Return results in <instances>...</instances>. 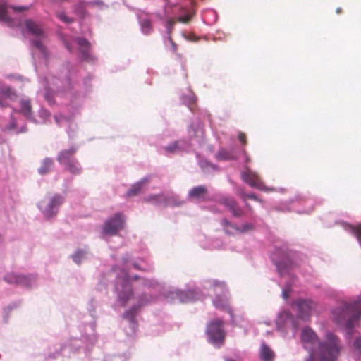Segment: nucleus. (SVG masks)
Segmentation results:
<instances>
[{
    "mask_svg": "<svg viewBox=\"0 0 361 361\" xmlns=\"http://www.w3.org/2000/svg\"><path fill=\"white\" fill-rule=\"evenodd\" d=\"M259 355L262 361H271L274 357V353L264 342H262L260 346Z\"/></svg>",
    "mask_w": 361,
    "mask_h": 361,
    "instance_id": "obj_22",
    "label": "nucleus"
},
{
    "mask_svg": "<svg viewBox=\"0 0 361 361\" xmlns=\"http://www.w3.org/2000/svg\"><path fill=\"white\" fill-rule=\"evenodd\" d=\"M138 279V276H137V275H135V276L132 278V279H135H135Z\"/></svg>",
    "mask_w": 361,
    "mask_h": 361,
    "instance_id": "obj_61",
    "label": "nucleus"
},
{
    "mask_svg": "<svg viewBox=\"0 0 361 361\" xmlns=\"http://www.w3.org/2000/svg\"><path fill=\"white\" fill-rule=\"evenodd\" d=\"M354 350L357 353V359L361 357V337L356 336L355 339L352 343Z\"/></svg>",
    "mask_w": 361,
    "mask_h": 361,
    "instance_id": "obj_36",
    "label": "nucleus"
},
{
    "mask_svg": "<svg viewBox=\"0 0 361 361\" xmlns=\"http://www.w3.org/2000/svg\"><path fill=\"white\" fill-rule=\"evenodd\" d=\"M254 226L252 224L245 223L241 227L239 226L238 233H244L249 232L253 229Z\"/></svg>",
    "mask_w": 361,
    "mask_h": 361,
    "instance_id": "obj_40",
    "label": "nucleus"
},
{
    "mask_svg": "<svg viewBox=\"0 0 361 361\" xmlns=\"http://www.w3.org/2000/svg\"><path fill=\"white\" fill-rule=\"evenodd\" d=\"M221 226H223L224 232L228 235H235L238 233L239 226L232 223L226 219L221 220Z\"/></svg>",
    "mask_w": 361,
    "mask_h": 361,
    "instance_id": "obj_23",
    "label": "nucleus"
},
{
    "mask_svg": "<svg viewBox=\"0 0 361 361\" xmlns=\"http://www.w3.org/2000/svg\"><path fill=\"white\" fill-rule=\"evenodd\" d=\"M25 25L27 32L37 37V39L32 41V46L36 49L39 53L42 55L43 59H47L48 54L45 47L42 44L41 40L45 37L44 32L42 27L36 24L32 20H26L25 21Z\"/></svg>",
    "mask_w": 361,
    "mask_h": 361,
    "instance_id": "obj_3",
    "label": "nucleus"
},
{
    "mask_svg": "<svg viewBox=\"0 0 361 361\" xmlns=\"http://www.w3.org/2000/svg\"><path fill=\"white\" fill-rule=\"evenodd\" d=\"M222 326V320L214 319L208 324L206 331L209 342L218 348L224 342L225 332Z\"/></svg>",
    "mask_w": 361,
    "mask_h": 361,
    "instance_id": "obj_4",
    "label": "nucleus"
},
{
    "mask_svg": "<svg viewBox=\"0 0 361 361\" xmlns=\"http://www.w3.org/2000/svg\"><path fill=\"white\" fill-rule=\"evenodd\" d=\"M137 309L138 307L133 306L128 311H126L123 314V318L128 320L130 328L131 329L132 331H135L137 328V322L135 319V316Z\"/></svg>",
    "mask_w": 361,
    "mask_h": 361,
    "instance_id": "obj_20",
    "label": "nucleus"
},
{
    "mask_svg": "<svg viewBox=\"0 0 361 361\" xmlns=\"http://www.w3.org/2000/svg\"><path fill=\"white\" fill-rule=\"evenodd\" d=\"M192 15L190 13L185 14L183 16H180L178 18V20L180 23H188L190 18Z\"/></svg>",
    "mask_w": 361,
    "mask_h": 361,
    "instance_id": "obj_43",
    "label": "nucleus"
},
{
    "mask_svg": "<svg viewBox=\"0 0 361 361\" xmlns=\"http://www.w3.org/2000/svg\"><path fill=\"white\" fill-rule=\"evenodd\" d=\"M200 166H201V168L202 169H205L207 168V166H211V167H214V166L209 163L207 162V161H201L200 162Z\"/></svg>",
    "mask_w": 361,
    "mask_h": 361,
    "instance_id": "obj_48",
    "label": "nucleus"
},
{
    "mask_svg": "<svg viewBox=\"0 0 361 361\" xmlns=\"http://www.w3.org/2000/svg\"><path fill=\"white\" fill-rule=\"evenodd\" d=\"M139 24L142 34L148 35L153 32L152 22L148 18L139 17Z\"/></svg>",
    "mask_w": 361,
    "mask_h": 361,
    "instance_id": "obj_24",
    "label": "nucleus"
},
{
    "mask_svg": "<svg viewBox=\"0 0 361 361\" xmlns=\"http://www.w3.org/2000/svg\"><path fill=\"white\" fill-rule=\"evenodd\" d=\"M59 95V91L54 92H53L51 87H47L44 92V98L49 104H53L54 101L53 99L54 96L58 97Z\"/></svg>",
    "mask_w": 361,
    "mask_h": 361,
    "instance_id": "obj_34",
    "label": "nucleus"
},
{
    "mask_svg": "<svg viewBox=\"0 0 361 361\" xmlns=\"http://www.w3.org/2000/svg\"><path fill=\"white\" fill-rule=\"evenodd\" d=\"M63 202L64 197L62 195H55L47 203L44 200L41 201L38 204V207L46 219H51L57 214L59 209Z\"/></svg>",
    "mask_w": 361,
    "mask_h": 361,
    "instance_id": "obj_5",
    "label": "nucleus"
},
{
    "mask_svg": "<svg viewBox=\"0 0 361 361\" xmlns=\"http://www.w3.org/2000/svg\"><path fill=\"white\" fill-rule=\"evenodd\" d=\"M125 217L122 213H116L108 218L102 226V233L106 235H115L123 228Z\"/></svg>",
    "mask_w": 361,
    "mask_h": 361,
    "instance_id": "obj_8",
    "label": "nucleus"
},
{
    "mask_svg": "<svg viewBox=\"0 0 361 361\" xmlns=\"http://www.w3.org/2000/svg\"><path fill=\"white\" fill-rule=\"evenodd\" d=\"M4 280L10 284L29 287L35 281V277L34 276L18 275L14 273H9L4 276Z\"/></svg>",
    "mask_w": 361,
    "mask_h": 361,
    "instance_id": "obj_14",
    "label": "nucleus"
},
{
    "mask_svg": "<svg viewBox=\"0 0 361 361\" xmlns=\"http://www.w3.org/2000/svg\"><path fill=\"white\" fill-rule=\"evenodd\" d=\"M245 171L241 173L242 180L252 188H256L259 190L269 192L274 191V188L267 187L261 180L257 173L251 171L247 166H245Z\"/></svg>",
    "mask_w": 361,
    "mask_h": 361,
    "instance_id": "obj_9",
    "label": "nucleus"
},
{
    "mask_svg": "<svg viewBox=\"0 0 361 361\" xmlns=\"http://www.w3.org/2000/svg\"><path fill=\"white\" fill-rule=\"evenodd\" d=\"M207 189L204 185H198L191 188L188 192V198L195 199L199 202H203L206 199Z\"/></svg>",
    "mask_w": 361,
    "mask_h": 361,
    "instance_id": "obj_18",
    "label": "nucleus"
},
{
    "mask_svg": "<svg viewBox=\"0 0 361 361\" xmlns=\"http://www.w3.org/2000/svg\"><path fill=\"white\" fill-rule=\"evenodd\" d=\"M334 322L345 328L346 336L350 339L353 334V323L361 317V292L357 300L350 302L341 301L331 310Z\"/></svg>",
    "mask_w": 361,
    "mask_h": 361,
    "instance_id": "obj_2",
    "label": "nucleus"
},
{
    "mask_svg": "<svg viewBox=\"0 0 361 361\" xmlns=\"http://www.w3.org/2000/svg\"><path fill=\"white\" fill-rule=\"evenodd\" d=\"M0 21L11 24L12 19L8 14L7 6L5 4H0Z\"/></svg>",
    "mask_w": 361,
    "mask_h": 361,
    "instance_id": "obj_33",
    "label": "nucleus"
},
{
    "mask_svg": "<svg viewBox=\"0 0 361 361\" xmlns=\"http://www.w3.org/2000/svg\"><path fill=\"white\" fill-rule=\"evenodd\" d=\"M130 277L126 272L121 277L116 279V290L118 293V300L122 306H124L131 297L133 292L129 284Z\"/></svg>",
    "mask_w": 361,
    "mask_h": 361,
    "instance_id": "obj_7",
    "label": "nucleus"
},
{
    "mask_svg": "<svg viewBox=\"0 0 361 361\" xmlns=\"http://www.w3.org/2000/svg\"><path fill=\"white\" fill-rule=\"evenodd\" d=\"M54 119H55L56 123L58 125H60V124H61V123L62 121H68V118H67L66 116H63V115H61V114L55 115V116H54Z\"/></svg>",
    "mask_w": 361,
    "mask_h": 361,
    "instance_id": "obj_44",
    "label": "nucleus"
},
{
    "mask_svg": "<svg viewBox=\"0 0 361 361\" xmlns=\"http://www.w3.org/2000/svg\"><path fill=\"white\" fill-rule=\"evenodd\" d=\"M54 166V160L51 158L47 157L42 161L41 166L38 169V173L40 175L48 173Z\"/></svg>",
    "mask_w": 361,
    "mask_h": 361,
    "instance_id": "obj_25",
    "label": "nucleus"
},
{
    "mask_svg": "<svg viewBox=\"0 0 361 361\" xmlns=\"http://www.w3.org/2000/svg\"><path fill=\"white\" fill-rule=\"evenodd\" d=\"M20 113L28 119H32V110L30 100H21L20 102Z\"/></svg>",
    "mask_w": 361,
    "mask_h": 361,
    "instance_id": "obj_27",
    "label": "nucleus"
},
{
    "mask_svg": "<svg viewBox=\"0 0 361 361\" xmlns=\"http://www.w3.org/2000/svg\"><path fill=\"white\" fill-rule=\"evenodd\" d=\"M168 297H171L173 300H178L180 302H189L198 300V297L195 290H189L188 291H182L176 290L170 291Z\"/></svg>",
    "mask_w": 361,
    "mask_h": 361,
    "instance_id": "obj_16",
    "label": "nucleus"
},
{
    "mask_svg": "<svg viewBox=\"0 0 361 361\" xmlns=\"http://www.w3.org/2000/svg\"><path fill=\"white\" fill-rule=\"evenodd\" d=\"M280 319H284L286 321H290L295 329L298 328V326L296 324H295L293 317L291 315V314L288 311H283L279 314Z\"/></svg>",
    "mask_w": 361,
    "mask_h": 361,
    "instance_id": "obj_37",
    "label": "nucleus"
},
{
    "mask_svg": "<svg viewBox=\"0 0 361 361\" xmlns=\"http://www.w3.org/2000/svg\"><path fill=\"white\" fill-rule=\"evenodd\" d=\"M238 139L242 142H245V135L242 133H240L238 135Z\"/></svg>",
    "mask_w": 361,
    "mask_h": 361,
    "instance_id": "obj_50",
    "label": "nucleus"
},
{
    "mask_svg": "<svg viewBox=\"0 0 361 361\" xmlns=\"http://www.w3.org/2000/svg\"><path fill=\"white\" fill-rule=\"evenodd\" d=\"M86 253H87V250L78 249L72 255V259L75 263L79 264L81 263V262H82V259L85 257Z\"/></svg>",
    "mask_w": 361,
    "mask_h": 361,
    "instance_id": "obj_35",
    "label": "nucleus"
},
{
    "mask_svg": "<svg viewBox=\"0 0 361 361\" xmlns=\"http://www.w3.org/2000/svg\"><path fill=\"white\" fill-rule=\"evenodd\" d=\"M158 16L160 18V20L163 21L164 26L166 27V34L168 35L169 40H171V35L175 23L173 19L169 17L164 18L160 15H158Z\"/></svg>",
    "mask_w": 361,
    "mask_h": 361,
    "instance_id": "obj_28",
    "label": "nucleus"
},
{
    "mask_svg": "<svg viewBox=\"0 0 361 361\" xmlns=\"http://www.w3.org/2000/svg\"><path fill=\"white\" fill-rule=\"evenodd\" d=\"M216 156L218 160L228 161L236 159V156L233 151H226L225 149L219 150Z\"/></svg>",
    "mask_w": 361,
    "mask_h": 361,
    "instance_id": "obj_31",
    "label": "nucleus"
},
{
    "mask_svg": "<svg viewBox=\"0 0 361 361\" xmlns=\"http://www.w3.org/2000/svg\"><path fill=\"white\" fill-rule=\"evenodd\" d=\"M57 17L63 22L66 23H70L73 21L72 18H68L65 13L60 12L57 13Z\"/></svg>",
    "mask_w": 361,
    "mask_h": 361,
    "instance_id": "obj_42",
    "label": "nucleus"
},
{
    "mask_svg": "<svg viewBox=\"0 0 361 361\" xmlns=\"http://www.w3.org/2000/svg\"><path fill=\"white\" fill-rule=\"evenodd\" d=\"M168 4L171 6H174L176 4V0H165Z\"/></svg>",
    "mask_w": 361,
    "mask_h": 361,
    "instance_id": "obj_51",
    "label": "nucleus"
},
{
    "mask_svg": "<svg viewBox=\"0 0 361 361\" xmlns=\"http://www.w3.org/2000/svg\"><path fill=\"white\" fill-rule=\"evenodd\" d=\"M52 83H53L54 85L56 86L57 87H59L58 82H55L53 81Z\"/></svg>",
    "mask_w": 361,
    "mask_h": 361,
    "instance_id": "obj_58",
    "label": "nucleus"
},
{
    "mask_svg": "<svg viewBox=\"0 0 361 361\" xmlns=\"http://www.w3.org/2000/svg\"><path fill=\"white\" fill-rule=\"evenodd\" d=\"M237 192L240 196V197L243 198V200H245V198L247 197V198H249V199H251V200H253L261 201L257 197V196L255 194H254V193H249V194L245 193L242 188H239Z\"/></svg>",
    "mask_w": 361,
    "mask_h": 361,
    "instance_id": "obj_38",
    "label": "nucleus"
},
{
    "mask_svg": "<svg viewBox=\"0 0 361 361\" xmlns=\"http://www.w3.org/2000/svg\"><path fill=\"white\" fill-rule=\"evenodd\" d=\"M192 143L185 140L173 142L167 146L163 147L165 154H173L180 152H188L192 146Z\"/></svg>",
    "mask_w": 361,
    "mask_h": 361,
    "instance_id": "obj_15",
    "label": "nucleus"
},
{
    "mask_svg": "<svg viewBox=\"0 0 361 361\" xmlns=\"http://www.w3.org/2000/svg\"><path fill=\"white\" fill-rule=\"evenodd\" d=\"M66 49H67L70 52H72V49H71V47L70 44H66Z\"/></svg>",
    "mask_w": 361,
    "mask_h": 361,
    "instance_id": "obj_55",
    "label": "nucleus"
},
{
    "mask_svg": "<svg viewBox=\"0 0 361 361\" xmlns=\"http://www.w3.org/2000/svg\"><path fill=\"white\" fill-rule=\"evenodd\" d=\"M341 9L340 8H338L336 9V13H341Z\"/></svg>",
    "mask_w": 361,
    "mask_h": 361,
    "instance_id": "obj_59",
    "label": "nucleus"
},
{
    "mask_svg": "<svg viewBox=\"0 0 361 361\" xmlns=\"http://www.w3.org/2000/svg\"><path fill=\"white\" fill-rule=\"evenodd\" d=\"M149 178H143L140 180L137 181L127 191L126 195L128 197L137 195L146 187Z\"/></svg>",
    "mask_w": 361,
    "mask_h": 361,
    "instance_id": "obj_19",
    "label": "nucleus"
},
{
    "mask_svg": "<svg viewBox=\"0 0 361 361\" xmlns=\"http://www.w3.org/2000/svg\"><path fill=\"white\" fill-rule=\"evenodd\" d=\"M301 341L308 353L305 361H337L342 349L336 335L327 332L324 340L320 341L317 334L310 327L302 330Z\"/></svg>",
    "mask_w": 361,
    "mask_h": 361,
    "instance_id": "obj_1",
    "label": "nucleus"
},
{
    "mask_svg": "<svg viewBox=\"0 0 361 361\" xmlns=\"http://www.w3.org/2000/svg\"><path fill=\"white\" fill-rule=\"evenodd\" d=\"M181 99L184 103H185L187 104H190L191 103L195 102L196 99H195V95L192 93H190V94L188 97H185V96L183 95L181 97Z\"/></svg>",
    "mask_w": 361,
    "mask_h": 361,
    "instance_id": "obj_41",
    "label": "nucleus"
},
{
    "mask_svg": "<svg viewBox=\"0 0 361 361\" xmlns=\"http://www.w3.org/2000/svg\"><path fill=\"white\" fill-rule=\"evenodd\" d=\"M294 305L297 307L298 310L297 317L304 321L309 319L317 307V303L310 299H298L294 302Z\"/></svg>",
    "mask_w": 361,
    "mask_h": 361,
    "instance_id": "obj_10",
    "label": "nucleus"
},
{
    "mask_svg": "<svg viewBox=\"0 0 361 361\" xmlns=\"http://www.w3.org/2000/svg\"><path fill=\"white\" fill-rule=\"evenodd\" d=\"M76 151L77 149L75 147H71L68 149L61 150L57 156V161L63 166L66 165L75 159L74 154Z\"/></svg>",
    "mask_w": 361,
    "mask_h": 361,
    "instance_id": "obj_17",
    "label": "nucleus"
},
{
    "mask_svg": "<svg viewBox=\"0 0 361 361\" xmlns=\"http://www.w3.org/2000/svg\"><path fill=\"white\" fill-rule=\"evenodd\" d=\"M342 225L345 230L349 231L356 237L360 243V245L361 246V225L355 226L345 223H343Z\"/></svg>",
    "mask_w": 361,
    "mask_h": 361,
    "instance_id": "obj_26",
    "label": "nucleus"
},
{
    "mask_svg": "<svg viewBox=\"0 0 361 361\" xmlns=\"http://www.w3.org/2000/svg\"><path fill=\"white\" fill-rule=\"evenodd\" d=\"M63 83V82H62ZM64 83L66 84V85H70V79L69 78H66L65 80H64Z\"/></svg>",
    "mask_w": 361,
    "mask_h": 361,
    "instance_id": "obj_54",
    "label": "nucleus"
},
{
    "mask_svg": "<svg viewBox=\"0 0 361 361\" xmlns=\"http://www.w3.org/2000/svg\"><path fill=\"white\" fill-rule=\"evenodd\" d=\"M7 309H8V310H11L12 309V307H11V306H8V307H7Z\"/></svg>",
    "mask_w": 361,
    "mask_h": 361,
    "instance_id": "obj_62",
    "label": "nucleus"
},
{
    "mask_svg": "<svg viewBox=\"0 0 361 361\" xmlns=\"http://www.w3.org/2000/svg\"><path fill=\"white\" fill-rule=\"evenodd\" d=\"M45 82L47 83L48 85H50L49 79L46 78Z\"/></svg>",
    "mask_w": 361,
    "mask_h": 361,
    "instance_id": "obj_60",
    "label": "nucleus"
},
{
    "mask_svg": "<svg viewBox=\"0 0 361 361\" xmlns=\"http://www.w3.org/2000/svg\"><path fill=\"white\" fill-rule=\"evenodd\" d=\"M218 202L220 204L224 206L233 217L240 218L243 216L244 212L243 209L238 206L233 197L224 196L221 197Z\"/></svg>",
    "mask_w": 361,
    "mask_h": 361,
    "instance_id": "obj_12",
    "label": "nucleus"
},
{
    "mask_svg": "<svg viewBox=\"0 0 361 361\" xmlns=\"http://www.w3.org/2000/svg\"><path fill=\"white\" fill-rule=\"evenodd\" d=\"M142 284L147 287H151L154 286L152 281L149 279H142Z\"/></svg>",
    "mask_w": 361,
    "mask_h": 361,
    "instance_id": "obj_49",
    "label": "nucleus"
},
{
    "mask_svg": "<svg viewBox=\"0 0 361 361\" xmlns=\"http://www.w3.org/2000/svg\"><path fill=\"white\" fill-rule=\"evenodd\" d=\"M11 8H12V9L15 12H21L23 11L29 9L30 8V6H12Z\"/></svg>",
    "mask_w": 361,
    "mask_h": 361,
    "instance_id": "obj_46",
    "label": "nucleus"
},
{
    "mask_svg": "<svg viewBox=\"0 0 361 361\" xmlns=\"http://www.w3.org/2000/svg\"><path fill=\"white\" fill-rule=\"evenodd\" d=\"M152 298H147V299H142V296H141L139 299V305H138V307L140 306H142V305H144L148 302H149L151 300H152Z\"/></svg>",
    "mask_w": 361,
    "mask_h": 361,
    "instance_id": "obj_47",
    "label": "nucleus"
},
{
    "mask_svg": "<svg viewBox=\"0 0 361 361\" xmlns=\"http://www.w3.org/2000/svg\"><path fill=\"white\" fill-rule=\"evenodd\" d=\"M39 116L42 118H47L50 116V113L44 109H40V111H39Z\"/></svg>",
    "mask_w": 361,
    "mask_h": 361,
    "instance_id": "obj_45",
    "label": "nucleus"
},
{
    "mask_svg": "<svg viewBox=\"0 0 361 361\" xmlns=\"http://www.w3.org/2000/svg\"><path fill=\"white\" fill-rule=\"evenodd\" d=\"M245 159L246 162H249L250 161V158L246 154L245 155Z\"/></svg>",
    "mask_w": 361,
    "mask_h": 361,
    "instance_id": "obj_56",
    "label": "nucleus"
},
{
    "mask_svg": "<svg viewBox=\"0 0 361 361\" xmlns=\"http://www.w3.org/2000/svg\"><path fill=\"white\" fill-rule=\"evenodd\" d=\"M145 201L157 206H166L170 204L169 200L163 194L149 195L145 198Z\"/></svg>",
    "mask_w": 361,
    "mask_h": 361,
    "instance_id": "obj_21",
    "label": "nucleus"
},
{
    "mask_svg": "<svg viewBox=\"0 0 361 361\" xmlns=\"http://www.w3.org/2000/svg\"><path fill=\"white\" fill-rule=\"evenodd\" d=\"M292 289V283L288 282L286 286L282 288V297L286 300L288 298L290 293Z\"/></svg>",
    "mask_w": 361,
    "mask_h": 361,
    "instance_id": "obj_39",
    "label": "nucleus"
},
{
    "mask_svg": "<svg viewBox=\"0 0 361 361\" xmlns=\"http://www.w3.org/2000/svg\"><path fill=\"white\" fill-rule=\"evenodd\" d=\"M216 296L213 300V305L216 309L226 310L231 317L233 313L231 309L228 306V298L226 296L227 288L224 282L213 281Z\"/></svg>",
    "mask_w": 361,
    "mask_h": 361,
    "instance_id": "obj_6",
    "label": "nucleus"
},
{
    "mask_svg": "<svg viewBox=\"0 0 361 361\" xmlns=\"http://www.w3.org/2000/svg\"><path fill=\"white\" fill-rule=\"evenodd\" d=\"M271 260L275 264L277 271L280 276L288 274L292 262L290 259L281 250H276L271 255Z\"/></svg>",
    "mask_w": 361,
    "mask_h": 361,
    "instance_id": "obj_11",
    "label": "nucleus"
},
{
    "mask_svg": "<svg viewBox=\"0 0 361 361\" xmlns=\"http://www.w3.org/2000/svg\"><path fill=\"white\" fill-rule=\"evenodd\" d=\"M169 41H170V42H171V46H172V49H173V50L175 51L176 50V49H177V46H176V44L172 41V39H171V40H169Z\"/></svg>",
    "mask_w": 361,
    "mask_h": 361,
    "instance_id": "obj_52",
    "label": "nucleus"
},
{
    "mask_svg": "<svg viewBox=\"0 0 361 361\" xmlns=\"http://www.w3.org/2000/svg\"><path fill=\"white\" fill-rule=\"evenodd\" d=\"M133 266L134 268L137 269H141L142 268L138 265L137 263L136 262H134L133 263Z\"/></svg>",
    "mask_w": 361,
    "mask_h": 361,
    "instance_id": "obj_53",
    "label": "nucleus"
},
{
    "mask_svg": "<svg viewBox=\"0 0 361 361\" xmlns=\"http://www.w3.org/2000/svg\"><path fill=\"white\" fill-rule=\"evenodd\" d=\"M0 93L1 97L4 99H13L16 97L14 90L8 86H2Z\"/></svg>",
    "mask_w": 361,
    "mask_h": 361,
    "instance_id": "obj_32",
    "label": "nucleus"
},
{
    "mask_svg": "<svg viewBox=\"0 0 361 361\" xmlns=\"http://www.w3.org/2000/svg\"><path fill=\"white\" fill-rule=\"evenodd\" d=\"M64 167L66 170L73 175H78L82 171V168L76 159L65 165Z\"/></svg>",
    "mask_w": 361,
    "mask_h": 361,
    "instance_id": "obj_29",
    "label": "nucleus"
},
{
    "mask_svg": "<svg viewBox=\"0 0 361 361\" xmlns=\"http://www.w3.org/2000/svg\"><path fill=\"white\" fill-rule=\"evenodd\" d=\"M123 261H124L125 263H127V262H128L127 259H126V258L123 259Z\"/></svg>",
    "mask_w": 361,
    "mask_h": 361,
    "instance_id": "obj_63",
    "label": "nucleus"
},
{
    "mask_svg": "<svg viewBox=\"0 0 361 361\" xmlns=\"http://www.w3.org/2000/svg\"><path fill=\"white\" fill-rule=\"evenodd\" d=\"M75 42L78 45L80 58L85 61L93 63L96 59L90 52V43L82 37H77Z\"/></svg>",
    "mask_w": 361,
    "mask_h": 361,
    "instance_id": "obj_13",
    "label": "nucleus"
},
{
    "mask_svg": "<svg viewBox=\"0 0 361 361\" xmlns=\"http://www.w3.org/2000/svg\"><path fill=\"white\" fill-rule=\"evenodd\" d=\"M0 106H1V107L6 106V104H4L1 99H0Z\"/></svg>",
    "mask_w": 361,
    "mask_h": 361,
    "instance_id": "obj_57",
    "label": "nucleus"
},
{
    "mask_svg": "<svg viewBox=\"0 0 361 361\" xmlns=\"http://www.w3.org/2000/svg\"><path fill=\"white\" fill-rule=\"evenodd\" d=\"M191 131H192V133L194 134V140L196 141V142L200 145L203 143L204 139V130L202 128L198 127L196 130H194L193 128H190L189 129V134L190 137L192 140V135L191 134Z\"/></svg>",
    "mask_w": 361,
    "mask_h": 361,
    "instance_id": "obj_30",
    "label": "nucleus"
}]
</instances>
